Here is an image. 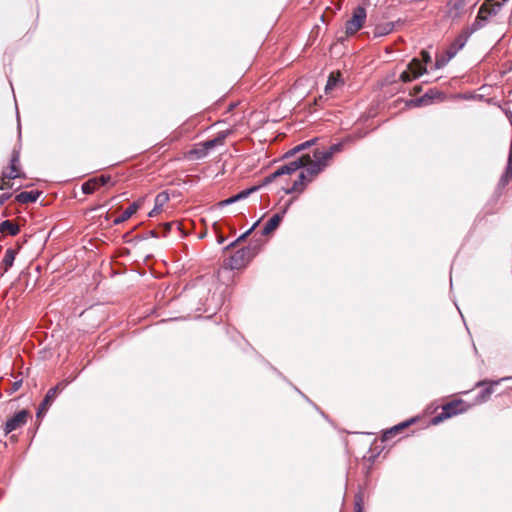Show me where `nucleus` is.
<instances>
[{
  "instance_id": "obj_1",
  "label": "nucleus",
  "mask_w": 512,
  "mask_h": 512,
  "mask_svg": "<svg viewBox=\"0 0 512 512\" xmlns=\"http://www.w3.org/2000/svg\"><path fill=\"white\" fill-rule=\"evenodd\" d=\"M313 160L309 155H303L302 159L305 160L303 171L298 175V179L294 181L293 185L285 189L286 194L301 193L306 183L310 182L316 175H318L326 166V162L320 157H314Z\"/></svg>"
},
{
  "instance_id": "obj_2",
  "label": "nucleus",
  "mask_w": 512,
  "mask_h": 512,
  "mask_svg": "<svg viewBox=\"0 0 512 512\" xmlns=\"http://www.w3.org/2000/svg\"><path fill=\"white\" fill-rule=\"evenodd\" d=\"M255 250L251 247H245L237 250L226 264L231 270H237L245 267L254 257Z\"/></svg>"
},
{
  "instance_id": "obj_3",
  "label": "nucleus",
  "mask_w": 512,
  "mask_h": 512,
  "mask_svg": "<svg viewBox=\"0 0 512 512\" xmlns=\"http://www.w3.org/2000/svg\"><path fill=\"white\" fill-rule=\"evenodd\" d=\"M463 405H464V402L462 400H453V401L446 403L442 407L441 413H439L438 415L433 417L432 423L435 425L439 424L442 421H444L445 419L451 418V417L465 411L464 408H460V406H463Z\"/></svg>"
},
{
  "instance_id": "obj_4",
  "label": "nucleus",
  "mask_w": 512,
  "mask_h": 512,
  "mask_svg": "<svg viewBox=\"0 0 512 512\" xmlns=\"http://www.w3.org/2000/svg\"><path fill=\"white\" fill-rule=\"evenodd\" d=\"M366 19V10L362 6H358L354 9L352 18L349 19L345 24V32L347 35H353L359 31Z\"/></svg>"
},
{
  "instance_id": "obj_5",
  "label": "nucleus",
  "mask_w": 512,
  "mask_h": 512,
  "mask_svg": "<svg viewBox=\"0 0 512 512\" xmlns=\"http://www.w3.org/2000/svg\"><path fill=\"white\" fill-rule=\"evenodd\" d=\"M63 389L62 383L56 385L55 387L50 388L42 402L40 403L36 417L41 418L49 409L55 398L57 397V394Z\"/></svg>"
},
{
  "instance_id": "obj_6",
  "label": "nucleus",
  "mask_w": 512,
  "mask_h": 512,
  "mask_svg": "<svg viewBox=\"0 0 512 512\" xmlns=\"http://www.w3.org/2000/svg\"><path fill=\"white\" fill-rule=\"evenodd\" d=\"M29 415L30 414L27 410H21L17 412L13 417L9 418L4 425L5 435L25 425Z\"/></svg>"
},
{
  "instance_id": "obj_7",
  "label": "nucleus",
  "mask_w": 512,
  "mask_h": 512,
  "mask_svg": "<svg viewBox=\"0 0 512 512\" xmlns=\"http://www.w3.org/2000/svg\"><path fill=\"white\" fill-rule=\"evenodd\" d=\"M468 0H449L447 3V14L453 20H460L466 11Z\"/></svg>"
},
{
  "instance_id": "obj_8",
  "label": "nucleus",
  "mask_w": 512,
  "mask_h": 512,
  "mask_svg": "<svg viewBox=\"0 0 512 512\" xmlns=\"http://www.w3.org/2000/svg\"><path fill=\"white\" fill-rule=\"evenodd\" d=\"M110 181L111 177L109 175H100L84 182L81 189L84 194H92L97 188L108 184Z\"/></svg>"
},
{
  "instance_id": "obj_9",
  "label": "nucleus",
  "mask_w": 512,
  "mask_h": 512,
  "mask_svg": "<svg viewBox=\"0 0 512 512\" xmlns=\"http://www.w3.org/2000/svg\"><path fill=\"white\" fill-rule=\"evenodd\" d=\"M485 13H486V6L481 5L474 22L471 25L466 27L469 30V32H471L473 34L476 31L482 29L483 27H485L487 25L490 17L487 16Z\"/></svg>"
},
{
  "instance_id": "obj_10",
  "label": "nucleus",
  "mask_w": 512,
  "mask_h": 512,
  "mask_svg": "<svg viewBox=\"0 0 512 512\" xmlns=\"http://www.w3.org/2000/svg\"><path fill=\"white\" fill-rule=\"evenodd\" d=\"M142 205V200L133 202L119 217L113 221L114 225H119L127 221L132 215H134Z\"/></svg>"
},
{
  "instance_id": "obj_11",
  "label": "nucleus",
  "mask_w": 512,
  "mask_h": 512,
  "mask_svg": "<svg viewBox=\"0 0 512 512\" xmlns=\"http://www.w3.org/2000/svg\"><path fill=\"white\" fill-rule=\"evenodd\" d=\"M305 160L302 159V156L299 157L298 159L296 160H293L285 165H282L279 167V170L283 175H290L294 172H296L297 170L301 169L304 165H305Z\"/></svg>"
},
{
  "instance_id": "obj_12",
  "label": "nucleus",
  "mask_w": 512,
  "mask_h": 512,
  "mask_svg": "<svg viewBox=\"0 0 512 512\" xmlns=\"http://www.w3.org/2000/svg\"><path fill=\"white\" fill-rule=\"evenodd\" d=\"M282 217L283 216L280 213L274 214L264 225L262 235L267 236L276 230L282 221Z\"/></svg>"
},
{
  "instance_id": "obj_13",
  "label": "nucleus",
  "mask_w": 512,
  "mask_h": 512,
  "mask_svg": "<svg viewBox=\"0 0 512 512\" xmlns=\"http://www.w3.org/2000/svg\"><path fill=\"white\" fill-rule=\"evenodd\" d=\"M41 192L39 191H23L16 195L15 199L21 204L36 202Z\"/></svg>"
},
{
  "instance_id": "obj_14",
  "label": "nucleus",
  "mask_w": 512,
  "mask_h": 512,
  "mask_svg": "<svg viewBox=\"0 0 512 512\" xmlns=\"http://www.w3.org/2000/svg\"><path fill=\"white\" fill-rule=\"evenodd\" d=\"M342 149V144L341 143H337V144H333L332 146H330V148L326 151H320L319 149H316L314 151V157H320L322 158L325 162H327L332 156L333 154H335L336 152H339L341 151Z\"/></svg>"
},
{
  "instance_id": "obj_15",
  "label": "nucleus",
  "mask_w": 512,
  "mask_h": 512,
  "mask_svg": "<svg viewBox=\"0 0 512 512\" xmlns=\"http://www.w3.org/2000/svg\"><path fill=\"white\" fill-rule=\"evenodd\" d=\"M503 2L494 0H485L482 5L486 6V15L489 17L496 16L502 9Z\"/></svg>"
},
{
  "instance_id": "obj_16",
  "label": "nucleus",
  "mask_w": 512,
  "mask_h": 512,
  "mask_svg": "<svg viewBox=\"0 0 512 512\" xmlns=\"http://www.w3.org/2000/svg\"><path fill=\"white\" fill-rule=\"evenodd\" d=\"M169 200V196L166 192L159 193L155 198V206L154 208L149 212V216L153 217L157 215L161 210L163 205Z\"/></svg>"
},
{
  "instance_id": "obj_17",
  "label": "nucleus",
  "mask_w": 512,
  "mask_h": 512,
  "mask_svg": "<svg viewBox=\"0 0 512 512\" xmlns=\"http://www.w3.org/2000/svg\"><path fill=\"white\" fill-rule=\"evenodd\" d=\"M472 35L471 32L465 27L462 29L460 34L456 37L454 42L452 43V48H456L458 50L462 49L467 43L469 37Z\"/></svg>"
},
{
  "instance_id": "obj_18",
  "label": "nucleus",
  "mask_w": 512,
  "mask_h": 512,
  "mask_svg": "<svg viewBox=\"0 0 512 512\" xmlns=\"http://www.w3.org/2000/svg\"><path fill=\"white\" fill-rule=\"evenodd\" d=\"M16 250L9 248L6 250L4 258L2 260L3 273H6L12 266L16 257Z\"/></svg>"
},
{
  "instance_id": "obj_19",
  "label": "nucleus",
  "mask_w": 512,
  "mask_h": 512,
  "mask_svg": "<svg viewBox=\"0 0 512 512\" xmlns=\"http://www.w3.org/2000/svg\"><path fill=\"white\" fill-rule=\"evenodd\" d=\"M408 69L412 74H414V78H418L426 72V68L422 62L416 58L412 59V61L409 63Z\"/></svg>"
},
{
  "instance_id": "obj_20",
  "label": "nucleus",
  "mask_w": 512,
  "mask_h": 512,
  "mask_svg": "<svg viewBox=\"0 0 512 512\" xmlns=\"http://www.w3.org/2000/svg\"><path fill=\"white\" fill-rule=\"evenodd\" d=\"M20 227L18 224L13 223L10 220H5L0 224V232H7L11 236H15L19 233Z\"/></svg>"
},
{
  "instance_id": "obj_21",
  "label": "nucleus",
  "mask_w": 512,
  "mask_h": 512,
  "mask_svg": "<svg viewBox=\"0 0 512 512\" xmlns=\"http://www.w3.org/2000/svg\"><path fill=\"white\" fill-rule=\"evenodd\" d=\"M226 132H220L217 137L214 139L208 140L204 143V147L206 150L212 149L213 147L217 145H221L224 143V140L226 138Z\"/></svg>"
},
{
  "instance_id": "obj_22",
  "label": "nucleus",
  "mask_w": 512,
  "mask_h": 512,
  "mask_svg": "<svg viewBox=\"0 0 512 512\" xmlns=\"http://www.w3.org/2000/svg\"><path fill=\"white\" fill-rule=\"evenodd\" d=\"M317 139H311V140H308L306 142H303L299 145H297L296 147H294L293 149L289 150L286 154H285V157H290V156H293L294 154H296L297 152H300L302 150H305L309 147H311L312 145L315 144Z\"/></svg>"
},
{
  "instance_id": "obj_23",
  "label": "nucleus",
  "mask_w": 512,
  "mask_h": 512,
  "mask_svg": "<svg viewBox=\"0 0 512 512\" xmlns=\"http://www.w3.org/2000/svg\"><path fill=\"white\" fill-rule=\"evenodd\" d=\"M20 151L16 148L13 149L11 158H10V165L8 169L19 171L20 168Z\"/></svg>"
},
{
  "instance_id": "obj_24",
  "label": "nucleus",
  "mask_w": 512,
  "mask_h": 512,
  "mask_svg": "<svg viewBox=\"0 0 512 512\" xmlns=\"http://www.w3.org/2000/svg\"><path fill=\"white\" fill-rule=\"evenodd\" d=\"M499 381H494L489 384V386L485 387L477 397V400L480 402H485L489 399L490 395L493 393V386L497 385Z\"/></svg>"
},
{
  "instance_id": "obj_25",
  "label": "nucleus",
  "mask_w": 512,
  "mask_h": 512,
  "mask_svg": "<svg viewBox=\"0 0 512 512\" xmlns=\"http://www.w3.org/2000/svg\"><path fill=\"white\" fill-rule=\"evenodd\" d=\"M394 28V24L389 22V23H386L384 25H378L376 28H375V35L376 36H383V35H387L389 34L390 32H392Z\"/></svg>"
},
{
  "instance_id": "obj_26",
  "label": "nucleus",
  "mask_w": 512,
  "mask_h": 512,
  "mask_svg": "<svg viewBox=\"0 0 512 512\" xmlns=\"http://www.w3.org/2000/svg\"><path fill=\"white\" fill-rule=\"evenodd\" d=\"M338 82L339 74L335 75L334 73H331L325 86V93H330L337 86Z\"/></svg>"
},
{
  "instance_id": "obj_27",
  "label": "nucleus",
  "mask_w": 512,
  "mask_h": 512,
  "mask_svg": "<svg viewBox=\"0 0 512 512\" xmlns=\"http://www.w3.org/2000/svg\"><path fill=\"white\" fill-rule=\"evenodd\" d=\"M259 189H260V186H253L251 188L245 189V190L239 192L238 194L234 195L233 196L234 200H235V202L243 200V199L247 198L250 194L258 191Z\"/></svg>"
},
{
  "instance_id": "obj_28",
  "label": "nucleus",
  "mask_w": 512,
  "mask_h": 512,
  "mask_svg": "<svg viewBox=\"0 0 512 512\" xmlns=\"http://www.w3.org/2000/svg\"><path fill=\"white\" fill-rule=\"evenodd\" d=\"M282 176L279 168H277L273 173L269 174L268 176H266L261 184H259L258 186L261 187H264V186H267L268 184L272 183L275 179H277L278 177Z\"/></svg>"
},
{
  "instance_id": "obj_29",
  "label": "nucleus",
  "mask_w": 512,
  "mask_h": 512,
  "mask_svg": "<svg viewBox=\"0 0 512 512\" xmlns=\"http://www.w3.org/2000/svg\"><path fill=\"white\" fill-rule=\"evenodd\" d=\"M259 221L255 222L253 224V226L247 230L245 233H243L241 236H239L235 241H233L232 243H230L225 249L228 250L232 247H234L237 243L243 241L244 239H246V237L248 235H250V233L256 228V226L258 225Z\"/></svg>"
},
{
  "instance_id": "obj_30",
  "label": "nucleus",
  "mask_w": 512,
  "mask_h": 512,
  "mask_svg": "<svg viewBox=\"0 0 512 512\" xmlns=\"http://www.w3.org/2000/svg\"><path fill=\"white\" fill-rule=\"evenodd\" d=\"M511 178H512V170H508V167L506 166L505 172L501 176L498 186L500 188H504L509 183Z\"/></svg>"
},
{
  "instance_id": "obj_31",
  "label": "nucleus",
  "mask_w": 512,
  "mask_h": 512,
  "mask_svg": "<svg viewBox=\"0 0 512 512\" xmlns=\"http://www.w3.org/2000/svg\"><path fill=\"white\" fill-rule=\"evenodd\" d=\"M363 502H364V495L362 491H359L355 495V511L354 512H363Z\"/></svg>"
},
{
  "instance_id": "obj_32",
  "label": "nucleus",
  "mask_w": 512,
  "mask_h": 512,
  "mask_svg": "<svg viewBox=\"0 0 512 512\" xmlns=\"http://www.w3.org/2000/svg\"><path fill=\"white\" fill-rule=\"evenodd\" d=\"M2 177H3V179L13 180V179H16V178L24 177V175L21 174L20 171H14V170H10L9 169V171L4 170L2 172Z\"/></svg>"
},
{
  "instance_id": "obj_33",
  "label": "nucleus",
  "mask_w": 512,
  "mask_h": 512,
  "mask_svg": "<svg viewBox=\"0 0 512 512\" xmlns=\"http://www.w3.org/2000/svg\"><path fill=\"white\" fill-rule=\"evenodd\" d=\"M401 81L407 83L411 82L414 78V74L411 73V71L408 69V71H403L400 75Z\"/></svg>"
},
{
  "instance_id": "obj_34",
  "label": "nucleus",
  "mask_w": 512,
  "mask_h": 512,
  "mask_svg": "<svg viewBox=\"0 0 512 512\" xmlns=\"http://www.w3.org/2000/svg\"><path fill=\"white\" fill-rule=\"evenodd\" d=\"M409 425V422H404V423H401L395 427H393L392 429H390L388 432L385 433V438L388 437V434H394L402 429H404L405 427H407Z\"/></svg>"
},
{
  "instance_id": "obj_35",
  "label": "nucleus",
  "mask_w": 512,
  "mask_h": 512,
  "mask_svg": "<svg viewBox=\"0 0 512 512\" xmlns=\"http://www.w3.org/2000/svg\"><path fill=\"white\" fill-rule=\"evenodd\" d=\"M432 97L426 93L425 95H423L422 97L416 99V100H413V102L416 104V105H422L424 103H426L428 100H431Z\"/></svg>"
},
{
  "instance_id": "obj_36",
  "label": "nucleus",
  "mask_w": 512,
  "mask_h": 512,
  "mask_svg": "<svg viewBox=\"0 0 512 512\" xmlns=\"http://www.w3.org/2000/svg\"><path fill=\"white\" fill-rule=\"evenodd\" d=\"M22 386V380H17L12 383L11 388L9 389V393L12 394L20 389Z\"/></svg>"
},
{
  "instance_id": "obj_37",
  "label": "nucleus",
  "mask_w": 512,
  "mask_h": 512,
  "mask_svg": "<svg viewBox=\"0 0 512 512\" xmlns=\"http://www.w3.org/2000/svg\"><path fill=\"white\" fill-rule=\"evenodd\" d=\"M11 188H12V184L9 181H6V179H3V177H1L0 190H8Z\"/></svg>"
},
{
  "instance_id": "obj_38",
  "label": "nucleus",
  "mask_w": 512,
  "mask_h": 512,
  "mask_svg": "<svg viewBox=\"0 0 512 512\" xmlns=\"http://www.w3.org/2000/svg\"><path fill=\"white\" fill-rule=\"evenodd\" d=\"M233 203H235V200H234V197L232 196V197H229V198H227V199H225V200L220 201V202L218 203V205H219L220 207H224V206H227V205H231V204H233Z\"/></svg>"
},
{
  "instance_id": "obj_39",
  "label": "nucleus",
  "mask_w": 512,
  "mask_h": 512,
  "mask_svg": "<svg viewBox=\"0 0 512 512\" xmlns=\"http://www.w3.org/2000/svg\"><path fill=\"white\" fill-rule=\"evenodd\" d=\"M448 61H449V60H448V58H446V59H445V58L437 59V60H436V63H435V66H436V68H438V69H439V68H442L443 66H445V65H446V63H447Z\"/></svg>"
},
{
  "instance_id": "obj_40",
  "label": "nucleus",
  "mask_w": 512,
  "mask_h": 512,
  "mask_svg": "<svg viewBox=\"0 0 512 512\" xmlns=\"http://www.w3.org/2000/svg\"><path fill=\"white\" fill-rule=\"evenodd\" d=\"M172 225L173 224H171V223H165L162 226V236H166L167 235V233L171 230Z\"/></svg>"
},
{
  "instance_id": "obj_41",
  "label": "nucleus",
  "mask_w": 512,
  "mask_h": 512,
  "mask_svg": "<svg viewBox=\"0 0 512 512\" xmlns=\"http://www.w3.org/2000/svg\"><path fill=\"white\" fill-rule=\"evenodd\" d=\"M459 50L456 49V48H452V46L450 47V49L447 51V54H448V60L452 59L456 53L458 52Z\"/></svg>"
},
{
  "instance_id": "obj_42",
  "label": "nucleus",
  "mask_w": 512,
  "mask_h": 512,
  "mask_svg": "<svg viewBox=\"0 0 512 512\" xmlns=\"http://www.w3.org/2000/svg\"><path fill=\"white\" fill-rule=\"evenodd\" d=\"M421 56H422V59H423V61L425 63H429L431 61V57H430V55H429V53L427 51L423 50L421 52Z\"/></svg>"
},
{
  "instance_id": "obj_43",
  "label": "nucleus",
  "mask_w": 512,
  "mask_h": 512,
  "mask_svg": "<svg viewBox=\"0 0 512 512\" xmlns=\"http://www.w3.org/2000/svg\"><path fill=\"white\" fill-rule=\"evenodd\" d=\"M11 197L10 193H3L0 195V206L4 204Z\"/></svg>"
},
{
  "instance_id": "obj_44",
  "label": "nucleus",
  "mask_w": 512,
  "mask_h": 512,
  "mask_svg": "<svg viewBox=\"0 0 512 512\" xmlns=\"http://www.w3.org/2000/svg\"><path fill=\"white\" fill-rule=\"evenodd\" d=\"M149 233L152 237H155V238L160 236V234L157 230H151Z\"/></svg>"
},
{
  "instance_id": "obj_45",
  "label": "nucleus",
  "mask_w": 512,
  "mask_h": 512,
  "mask_svg": "<svg viewBox=\"0 0 512 512\" xmlns=\"http://www.w3.org/2000/svg\"><path fill=\"white\" fill-rule=\"evenodd\" d=\"M486 384H487V382H486V381H480V382H478V383L476 384V386H477V387H479V386H483V385H486Z\"/></svg>"
},
{
  "instance_id": "obj_46",
  "label": "nucleus",
  "mask_w": 512,
  "mask_h": 512,
  "mask_svg": "<svg viewBox=\"0 0 512 512\" xmlns=\"http://www.w3.org/2000/svg\"><path fill=\"white\" fill-rule=\"evenodd\" d=\"M218 242H219L220 244H221V243H223V242H224V238H222V237H221V238H219Z\"/></svg>"
},
{
  "instance_id": "obj_47",
  "label": "nucleus",
  "mask_w": 512,
  "mask_h": 512,
  "mask_svg": "<svg viewBox=\"0 0 512 512\" xmlns=\"http://www.w3.org/2000/svg\"><path fill=\"white\" fill-rule=\"evenodd\" d=\"M506 1H507V0H502V2H503V3H504V2H506Z\"/></svg>"
}]
</instances>
